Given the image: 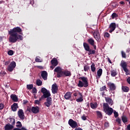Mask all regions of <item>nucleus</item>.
Returning <instances> with one entry per match:
<instances>
[{
	"label": "nucleus",
	"instance_id": "1",
	"mask_svg": "<svg viewBox=\"0 0 130 130\" xmlns=\"http://www.w3.org/2000/svg\"><path fill=\"white\" fill-rule=\"evenodd\" d=\"M10 37L9 39V42L11 43H16L18 40H23V36L18 34V33L22 34V29L19 27H14L8 31Z\"/></svg>",
	"mask_w": 130,
	"mask_h": 130
},
{
	"label": "nucleus",
	"instance_id": "2",
	"mask_svg": "<svg viewBox=\"0 0 130 130\" xmlns=\"http://www.w3.org/2000/svg\"><path fill=\"white\" fill-rule=\"evenodd\" d=\"M41 92L44 94V98H47L46 102L44 103V105L47 107H50V105L52 104V99L50 97L51 96L50 91L45 87H43L41 89Z\"/></svg>",
	"mask_w": 130,
	"mask_h": 130
},
{
	"label": "nucleus",
	"instance_id": "3",
	"mask_svg": "<svg viewBox=\"0 0 130 130\" xmlns=\"http://www.w3.org/2000/svg\"><path fill=\"white\" fill-rule=\"evenodd\" d=\"M81 80L79 81L78 84V87L79 88H82V87H85V88L88 87L89 83H88V78L87 77H83L80 78Z\"/></svg>",
	"mask_w": 130,
	"mask_h": 130
},
{
	"label": "nucleus",
	"instance_id": "4",
	"mask_svg": "<svg viewBox=\"0 0 130 130\" xmlns=\"http://www.w3.org/2000/svg\"><path fill=\"white\" fill-rule=\"evenodd\" d=\"M103 108L104 111H105V112L106 113V114H108V115H111L112 113H113V109L109 107L108 104L104 103Z\"/></svg>",
	"mask_w": 130,
	"mask_h": 130
},
{
	"label": "nucleus",
	"instance_id": "5",
	"mask_svg": "<svg viewBox=\"0 0 130 130\" xmlns=\"http://www.w3.org/2000/svg\"><path fill=\"white\" fill-rule=\"evenodd\" d=\"M68 123L69 125L72 127V128H76V127L78 126V123L72 119H70L69 120Z\"/></svg>",
	"mask_w": 130,
	"mask_h": 130
},
{
	"label": "nucleus",
	"instance_id": "6",
	"mask_svg": "<svg viewBox=\"0 0 130 130\" xmlns=\"http://www.w3.org/2000/svg\"><path fill=\"white\" fill-rule=\"evenodd\" d=\"M54 72L57 73V78H60L61 77H62V72L63 71H61V68H60V67H58L54 69Z\"/></svg>",
	"mask_w": 130,
	"mask_h": 130
},
{
	"label": "nucleus",
	"instance_id": "7",
	"mask_svg": "<svg viewBox=\"0 0 130 130\" xmlns=\"http://www.w3.org/2000/svg\"><path fill=\"white\" fill-rule=\"evenodd\" d=\"M93 36L96 41L100 42L101 41V37L100 36V34H99V31L98 30L94 31Z\"/></svg>",
	"mask_w": 130,
	"mask_h": 130
},
{
	"label": "nucleus",
	"instance_id": "8",
	"mask_svg": "<svg viewBox=\"0 0 130 130\" xmlns=\"http://www.w3.org/2000/svg\"><path fill=\"white\" fill-rule=\"evenodd\" d=\"M16 68V62L12 61L7 68L8 71L9 72H13L14 69Z\"/></svg>",
	"mask_w": 130,
	"mask_h": 130
},
{
	"label": "nucleus",
	"instance_id": "9",
	"mask_svg": "<svg viewBox=\"0 0 130 130\" xmlns=\"http://www.w3.org/2000/svg\"><path fill=\"white\" fill-rule=\"evenodd\" d=\"M127 66V65L126 64V62H125L124 61H121V66L123 69V71H124L126 72V76L128 75V70L127 68H126Z\"/></svg>",
	"mask_w": 130,
	"mask_h": 130
},
{
	"label": "nucleus",
	"instance_id": "10",
	"mask_svg": "<svg viewBox=\"0 0 130 130\" xmlns=\"http://www.w3.org/2000/svg\"><path fill=\"white\" fill-rule=\"evenodd\" d=\"M52 92L53 94H56L57 93V90H58V87L56 84H54L52 85Z\"/></svg>",
	"mask_w": 130,
	"mask_h": 130
},
{
	"label": "nucleus",
	"instance_id": "11",
	"mask_svg": "<svg viewBox=\"0 0 130 130\" xmlns=\"http://www.w3.org/2000/svg\"><path fill=\"white\" fill-rule=\"evenodd\" d=\"M109 28L110 29L109 30L110 33H112L115 30V28H116V24L115 23H111L109 26Z\"/></svg>",
	"mask_w": 130,
	"mask_h": 130
},
{
	"label": "nucleus",
	"instance_id": "12",
	"mask_svg": "<svg viewBox=\"0 0 130 130\" xmlns=\"http://www.w3.org/2000/svg\"><path fill=\"white\" fill-rule=\"evenodd\" d=\"M18 114L20 119H25V115H24V112L23 111V110H19L18 112Z\"/></svg>",
	"mask_w": 130,
	"mask_h": 130
},
{
	"label": "nucleus",
	"instance_id": "13",
	"mask_svg": "<svg viewBox=\"0 0 130 130\" xmlns=\"http://www.w3.org/2000/svg\"><path fill=\"white\" fill-rule=\"evenodd\" d=\"M31 110L32 113H35V114H36L37 113H39L40 109L38 107H32L31 109Z\"/></svg>",
	"mask_w": 130,
	"mask_h": 130
},
{
	"label": "nucleus",
	"instance_id": "14",
	"mask_svg": "<svg viewBox=\"0 0 130 130\" xmlns=\"http://www.w3.org/2000/svg\"><path fill=\"white\" fill-rule=\"evenodd\" d=\"M47 72L45 71H42L41 72V77L45 81L47 80Z\"/></svg>",
	"mask_w": 130,
	"mask_h": 130
},
{
	"label": "nucleus",
	"instance_id": "15",
	"mask_svg": "<svg viewBox=\"0 0 130 130\" xmlns=\"http://www.w3.org/2000/svg\"><path fill=\"white\" fill-rule=\"evenodd\" d=\"M4 128L5 130H12L14 128V125L8 123L5 126Z\"/></svg>",
	"mask_w": 130,
	"mask_h": 130
},
{
	"label": "nucleus",
	"instance_id": "16",
	"mask_svg": "<svg viewBox=\"0 0 130 130\" xmlns=\"http://www.w3.org/2000/svg\"><path fill=\"white\" fill-rule=\"evenodd\" d=\"M102 69H100L97 71V75L96 76V79L98 80V79H100V77L102 76Z\"/></svg>",
	"mask_w": 130,
	"mask_h": 130
},
{
	"label": "nucleus",
	"instance_id": "17",
	"mask_svg": "<svg viewBox=\"0 0 130 130\" xmlns=\"http://www.w3.org/2000/svg\"><path fill=\"white\" fill-rule=\"evenodd\" d=\"M71 75V72L68 70L62 71V77L63 76H66V77H70Z\"/></svg>",
	"mask_w": 130,
	"mask_h": 130
},
{
	"label": "nucleus",
	"instance_id": "18",
	"mask_svg": "<svg viewBox=\"0 0 130 130\" xmlns=\"http://www.w3.org/2000/svg\"><path fill=\"white\" fill-rule=\"evenodd\" d=\"M51 63L52 66H53V67H56V66L58 64V62H57V59H56L55 58L51 60Z\"/></svg>",
	"mask_w": 130,
	"mask_h": 130
},
{
	"label": "nucleus",
	"instance_id": "19",
	"mask_svg": "<svg viewBox=\"0 0 130 130\" xmlns=\"http://www.w3.org/2000/svg\"><path fill=\"white\" fill-rule=\"evenodd\" d=\"M108 85L109 86V87L110 88V90H115L116 88L115 85L111 82L108 83Z\"/></svg>",
	"mask_w": 130,
	"mask_h": 130
},
{
	"label": "nucleus",
	"instance_id": "20",
	"mask_svg": "<svg viewBox=\"0 0 130 130\" xmlns=\"http://www.w3.org/2000/svg\"><path fill=\"white\" fill-rule=\"evenodd\" d=\"M17 109L18 104L17 103L13 104V105L11 106V109L13 111H16Z\"/></svg>",
	"mask_w": 130,
	"mask_h": 130
},
{
	"label": "nucleus",
	"instance_id": "21",
	"mask_svg": "<svg viewBox=\"0 0 130 130\" xmlns=\"http://www.w3.org/2000/svg\"><path fill=\"white\" fill-rule=\"evenodd\" d=\"M11 98L14 102H18V97L15 94H11Z\"/></svg>",
	"mask_w": 130,
	"mask_h": 130
},
{
	"label": "nucleus",
	"instance_id": "22",
	"mask_svg": "<svg viewBox=\"0 0 130 130\" xmlns=\"http://www.w3.org/2000/svg\"><path fill=\"white\" fill-rule=\"evenodd\" d=\"M71 97H72V93L70 92L66 93L64 95V98L67 100L70 99V98H71Z\"/></svg>",
	"mask_w": 130,
	"mask_h": 130
},
{
	"label": "nucleus",
	"instance_id": "23",
	"mask_svg": "<svg viewBox=\"0 0 130 130\" xmlns=\"http://www.w3.org/2000/svg\"><path fill=\"white\" fill-rule=\"evenodd\" d=\"M83 46L86 51H88L89 50H90V46L88 44H87V43H84Z\"/></svg>",
	"mask_w": 130,
	"mask_h": 130
},
{
	"label": "nucleus",
	"instance_id": "24",
	"mask_svg": "<svg viewBox=\"0 0 130 130\" xmlns=\"http://www.w3.org/2000/svg\"><path fill=\"white\" fill-rule=\"evenodd\" d=\"M79 98L76 99V101L77 102H82L83 101V94H82V93H81V92H79Z\"/></svg>",
	"mask_w": 130,
	"mask_h": 130
},
{
	"label": "nucleus",
	"instance_id": "25",
	"mask_svg": "<svg viewBox=\"0 0 130 130\" xmlns=\"http://www.w3.org/2000/svg\"><path fill=\"white\" fill-rule=\"evenodd\" d=\"M8 119H9V122L10 123H11V124H12L13 125H14V124H15V123H16V121H15V119L12 118H9Z\"/></svg>",
	"mask_w": 130,
	"mask_h": 130
},
{
	"label": "nucleus",
	"instance_id": "26",
	"mask_svg": "<svg viewBox=\"0 0 130 130\" xmlns=\"http://www.w3.org/2000/svg\"><path fill=\"white\" fill-rule=\"evenodd\" d=\"M91 70L93 73H94V72H96V68L95 67V64L94 63H92L91 65Z\"/></svg>",
	"mask_w": 130,
	"mask_h": 130
},
{
	"label": "nucleus",
	"instance_id": "27",
	"mask_svg": "<svg viewBox=\"0 0 130 130\" xmlns=\"http://www.w3.org/2000/svg\"><path fill=\"white\" fill-rule=\"evenodd\" d=\"M111 75L112 77H115L116 75H117V72H116V70H112L111 71Z\"/></svg>",
	"mask_w": 130,
	"mask_h": 130
},
{
	"label": "nucleus",
	"instance_id": "28",
	"mask_svg": "<svg viewBox=\"0 0 130 130\" xmlns=\"http://www.w3.org/2000/svg\"><path fill=\"white\" fill-rule=\"evenodd\" d=\"M122 90L123 92H128L129 88L127 86H122Z\"/></svg>",
	"mask_w": 130,
	"mask_h": 130
},
{
	"label": "nucleus",
	"instance_id": "29",
	"mask_svg": "<svg viewBox=\"0 0 130 130\" xmlns=\"http://www.w3.org/2000/svg\"><path fill=\"white\" fill-rule=\"evenodd\" d=\"M105 100H106V102H107V103H109V104L112 105V100H111L108 98H106Z\"/></svg>",
	"mask_w": 130,
	"mask_h": 130
},
{
	"label": "nucleus",
	"instance_id": "30",
	"mask_svg": "<svg viewBox=\"0 0 130 130\" xmlns=\"http://www.w3.org/2000/svg\"><path fill=\"white\" fill-rule=\"evenodd\" d=\"M96 115L99 118H102V117H103L102 113L100 111H96Z\"/></svg>",
	"mask_w": 130,
	"mask_h": 130
},
{
	"label": "nucleus",
	"instance_id": "31",
	"mask_svg": "<svg viewBox=\"0 0 130 130\" xmlns=\"http://www.w3.org/2000/svg\"><path fill=\"white\" fill-rule=\"evenodd\" d=\"M90 106L92 109H95V108H97V104L95 103H90Z\"/></svg>",
	"mask_w": 130,
	"mask_h": 130
},
{
	"label": "nucleus",
	"instance_id": "32",
	"mask_svg": "<svg viewBox=\"0 0 130 130\" xmlns=\"http://www.w3.org/2000/svg\"><path fill=\"white\" fill-rule=\"evenodd\" d=\"M88 43H89V44H90V45H94V40H93V39H89L88 40Z\"/></svg>",
	"mask_w": 130,
	"mask_h": 130
},
{
	"label": "nucleus",
	"instance_id": "33",
	"mask_svg": "<svg viewBox=\"0 0 130 130\" xmlns=\"http://www.w3.org/2000/svg\"><path fill=\"white\" fill-rule=\"evenodd\" d=\"M88 51V55H90V54H95L96 51L94 50H91L90 49Z\"/></svg>",
	"mask_w": 130,
	"mask_h": 130
},
{
	"label": "nucleus",
	"instance_id": "34",
	"mask_svg": "<svg viewBox=\"0 0 130 130\" xmlns=\"http://www.w3.org/2000/svg\"><path fill=\"white\" fill-rule=\"evenodd\" d=\"M36 84L38 86H41L42 85V81L40 79L37 80Z\"/></svg>",
	"mask_w": 130,
	"mask_h": 130
},
{
	"label": "nucleus",
	"instance_id": "35",
	"mask_svg": "<svg viewBox=\"0 0 130 130\" xmlns=\"http://www.w3.org/2000/svg\"><path fill=\"white\" fill-rule=\"evenodd\" d=\"M122 120L124 123H125V122H127V118L124 116H122Z\"/></svg>",
	"mask_w": 130,
	"mask_h": 130
},
{
	"label": "nucleus",
	"instance_id": "36",
	"mask_svg": "<svg viewBox=\"0 0 130 130\" xmlns=\"http://www.w3.org/2000/svg\"><path fill=\"white\" fill-rule=\"evenodd\" d=\"M90 70V67L89 66H85L84 67V71L85 72H88V70Z\"/></svg>",
	"mask_w": 130,
	"mask_h": 130
},
{
	"label": "nucleus",
	"instance_id": "37",
	"mask_svg": "<svg viewBox=\"0 0 130 130\" xmlns=\"http://www.w3.org/2000/svg\"><path fill=\"white\" fill-rule=\"evenodd\" d=\"M27 88L28 90H32V89H33L32 84L27 85Z\"/></svg>",
	"mask_w": 130,
	"mask_h": 130
},
{
	"label": "nucleus",
	"instance_id": "38",
	"mask_svg": "<svg viewBox=\"0 0 130 130\" xmlns=\"http://www.w3.org/2000/svg\"><path fill=\"white\" fill-rule=\"evenodd\" d=\"M35 61L36 62H42V59H40L39 57H37L35 59Z\"/></svg>",
	"mask_w": 130,
	"mask_h": 130
},
{
	"label": "nucleus",
	"instance_id": "39",
	"mask_svg": "<svg viewBox=\"0 0 130 130\" xmlns=\"http://www.w3.org/2000/svg\"><path fill=\"white\" fill-rule=\"evenodd\" d=\"M16 123H17L16 124L17 127H22V124L21 123V122L17 121Z\"/></svg>",
	"mask_w": 130,
	"mask_h": 130
},
{
	"label": "nucleus",
	"instance_id": "40",
	"mask_svg": "<svg viewBox=\"0 0 130 130\" xmlns=\"http://www.w3.org/2000/svg\"><path fill=\"white\" fill-rule=\"evenodd\" d=\"M32 92L34 94H36V93H37V89H36V88L34 87V88H32Z\"/></svg>",
	"mask_w": 130,
	"mask_h": 130
},
{
	"label": "nucleus",
	"instance_id": "41",
	"mask_svg": "<svg viewBox=\"0 0 130 130\" xmlns=\"http://www.w3.org/2000/svg\"><path fill=\"white\" fill-rule=\"evenodd\" d=\"M104 36L105 37H107V38H108L110 37V35L108 32H105Z\"/></svg>",
	"mask_w": 130,
	"mask_h": 130
},
{
	"label": "nucleus",
	"instance_id": "42",
	"mask_svg": "<svg viewBox=\"0 0 130 130\" xmlns=\"http://www.w3.org/2000/svg\"><path fill=\"white\" fill-rule=\"evenodd\" d=\"M9 55H13L14 54V52L12 50H10L8 52Z\"/></svg>",
	"mask_w": 130,
	"mask_h": 130
},
{
	"label": "nucleus",
	"instance_id": "43",
	"mask_svg": "<svg viewBox=\"0 0 130 130\" xmlns=\"http://www.w3.org/2000/svg\"><path fill=\"white\" fill-rule=\"evenodd\" d=\"M13 130H27V129H26L25 127H22L21 129L15 128Z\"/></svg>",
	"mask_w": 130,
	"mask_h": 130
},
{
	"label": "nucleus",
	"instance_id": "44",
	"mask_svg": "<svg viewBox=\"0 0 130 130\" xmlns=\"http://www.w3.org/2000/svg\"><path fill=\"white\" fill-rule=\"evenodd\" d=\"M112 17L113 19H114V18H116V17H117V14H116V13H113Z\"/></svg>",
	"mask_w": 130,
	"mask_h": 130
},
{
	"label": "nucleus",
	"instance_id": "45",
	"mask_svg": "<svg viewBox=\"0 0 130 130\" xmlns=\"http://www.w3.org/2000/svg\"><path fill=\"white\" fill-rule=\"evenodd\" d=\"M121 54H122V57H124V58H125V57H126V56L125 55V53H124V52L122 51H121Z\"/></svg>",
	"mask_w": 130,
	"mask_h": 130
},
{
	"label": "nucleus",
	"instance_id": "46",
	"mask_svg": "<svg viewBox=\"0 0 130 130\" xmlns=\"http://www.w3.org/2000/svg\"><path fill=\"white\" fill-rule=\"evenodd\" d=\"M81 118H82V120H86L87 119V117L85 115H83L81 117Z\"/></svg>",
	"mask_w": 130,
	"mask_h": 130
},
{
	"label": "nucleus",
	"instance_id": "47",
	"mask_svg": "<svg viewBox=\"0 0 130 130\" xmlns=\"http://www.w3.org/2000/svg\"><path fill=\"white\" fill-rule=\"evenodd\" d=\"M116 121L117 122H118L119 124H120V123H121V120H120V119L119 118H117L116 119Z\"/></svg>",
	"mask_w": 130,
	"mask_h": 130
},
{
	"label": "nucleus",
	"instance_id": "48",
	"mask_svg": "<svg viewBox=\"0 0 130 130\" xmlns=\"http://www.w3.org/2000/svg\"><path fill=\"white\" fill-rule=\"evenodd\" d=\"M35 104H38V105H39L40 104V102L38 101V100L35 101Z\"/></svg>",
	"mask_w": 130,
	"mask_h": 130
},
{
	"label": "nucleus",
	"instance_id": "49",
	"mask_svg": "<svg viewBox=\"0 0 130 130\" xmlns=\"http://www.w3.org/2000/svg\"><path fill=\"white\" fill-rule=\"evenodd\" d=\"M105 89H106V86H104L101 88V91H105Z\"/></svg>",
	"mask_w": 130,
	"mask_h": 130
},
{
	"label": "nucleus",
	"instance_id": "50",
	"mask_svg": "<svg viewBox=\"0 0 130 130\" xmlns=\"http://www.w3.org/2000/svg\"><path fill=\"white\" fill-rule=\"evenodd\" d=\"M43 98H44V94H43V95L40 98L39 100H38L40 102H41V101H42V99H43Z\"/></svg>",
	"mask_w": 130,
	"mask_h": 130
},
{
	"label": "nucleus",
	"instance_id": "51",
	"mask_svg": "<svg viewBox=\"0 0 130 130\" xmlns=\"http://www.w3.org/2000/svg\"><path fill=\"white\" fill-rule=\"evenodd\" d=\"M74 96H75V97H80V94H79V92L77 93H74Z\"/></svg>",
	"mask_w": 130,
	"mask_h": 130
},
{
	"label": "nucleus",
	"instance_id": "52",
	"mask_svg": "<svg viewBox=\"0 0 130 130\" xmlns=\"http://www.w3.org/2000/svg\"><path fill=\"white\" fill-rule=\"evenodd\" d=\"M114 114L115 117H117V116H118V113H117L116 112H114Z\"/></svg>",
	"mask_w": 130,
	"mask_h": 130
},
{
	"label": "nucleus",
	"instance_id": "53",
	"mask_svg": "<svg viewBox=\"0 0 130 130\" xmlns=\"http://www.w3.org/2000/svg\"><path fill=\"white\" fill-rule=\"evenodd\" d=\"M4 108V105L3 104H0V110Z\"/></svg>",
	"mask_w": 130,
	"mask_h": 130
},
{
	"label": "nucleus",
	"instance_id": "54",
	"mask_svg": "<svg viewBox=\"0 0 130 130\" xmlns=\"http://www.w3.org/2000/svg\"><path fill=\"white\" fill-rule=\"evenodd\" d=\"M9 63H10V61H7L5 62V66H8V64H9Z\"/></svg>",
	"mask_w": 130,
	"mask_h": 130
},
{
	"label": "nucleus",
	"instance_id": "55",
	"mask_svg": "<svg viewBox=\"0 0 130 130\" xmlns=\"http://www.w3.org/2000/svg\"><path fill=\"white\" fill-rule=\"evenodd\" d=\"M127 82L128 83V84H130V77H128V78L127 79Z\"/></svg>",
	"mask_w": 130,
	"mask_h": 130
},
{
	"label": "nucleus",
	"instance_id": "56",
	"mask_svg": "<svg viewBox=\"0 0 130 130\" xmlns=\"http://www.w3.org/2000/svg\"><path fill=\"white\" fill-rule=\"evenodd\" d=\"M109 125V124L108 122H106L105 123V126H106L107 127V126H108Z\"/></svg>",
	"mask_w": 130,
	"mask_h": 130
},
{
	"label": "nucleus",
	"instance_id": "57",
	"mask_svg": "<svg viewBox=\"0 0 130 130\" xmlns=\"http://www.w3.org/2000/svg\"><path fill=\"white\" fill-rule=\"evenodd\" d=\"M28 103V101L27 100L23 101V104H26V103Z\"/></svg>",
	"mask_w": 130,
	"mask_h": 130
},
{
	"label": "nucleus",
	"instance_id": "58",
	"mask_svg": "<svg viewBox=\"0 0 130 130\" xmlns=\"http://www.w3.org/2000/svg\"><path fill=\"white\" fill-rule=\"evenodd\" d=\"M75 130H83V129H82L80 127H78V128H76L75 129Z\"/></svg>",
	"mask_w": 130,
	"mask_h": 130
},
{
	"label": "nucleus",
	"instance_id": "59",
	"mask_svg": "<svg viewBox=\"0 0 130 130\" xmlns=\"http://www.w3.org/2000/svg\"><path fill=\"white\" fill-rule=\"evenodd\" d=\"M127 130H130V124L127 126Z\"/></svg>",
	"mask_w": 130,
	"mask_h": 130
},
{
	"label": "nucleus",
	"instance_id": "60",
	"mask_svg": "<svg viewBox=\"0 0 130 130\" xmlns=\"http://www.w3.org/2000/svg\"><path fill=\"white\" fill-rule=\"evenodd\" d=\"M120 5H124V2H123V1H121L120 2Z\"/></svg>",
	"mask_w": 130,
	"mask_h": 130
},
{
	"label": "nucleus",
	"instance_id": "61",
	"mask_svg": "<svg viewBox=\"0 0 130 130\" xmlns=\"http://www.w3.org/2000/svg\"><path fill=\"white\" fill-rule=\"evenodd\" d=\"M108 60L109 62H110V63H111V60H110V59L109 58H108Z\"/></svg>",
	"mask_w": 130,
	"mask_h": 130
},
{
	"label": "nucleus",
	"instance_id": "62",
	"mask_svg": "<svg viewBox=\"0 0 130 130\" xmlns=\"http://www.w3.org/2000/svg\"><path fill=\"white\" fill-rule=\"evenodd\" d=\"M54 67H55L52 65L50 67V68H51V69H52V70H53V69H54Z\"/></svg>",
	"mask_w": 130,
	"mask_h": 130
},
{
	"label": "nucleus",
	"instance_id": "63",
	"mask_svg": "<svg viewBox=\"0 0 130 130\" xmlns=\"http://www.w3.org/2000/svg\"><path fill=\"white\" fill-rule=\"evenodd\" d=\"M92 46H93L94 49H96V45L93 44V45H92Z\"/></svg>",
	"mask_w": 130,
	"mask_h": 130
},
{
	"label": "nucleus",
	"instance_id": "64",
	"mask_svg": "<svg viewBox=\"0 0 130 130\" xmlns=\"http://www.w3.org/2000/svg\"><path fill=\"white\" fill-rule=\"evenodd\" d=\"M0 41H3V37H0Z\"/></svg>",
	"mask_w": 130,
	"mask_h": 130
}]
</instances>
